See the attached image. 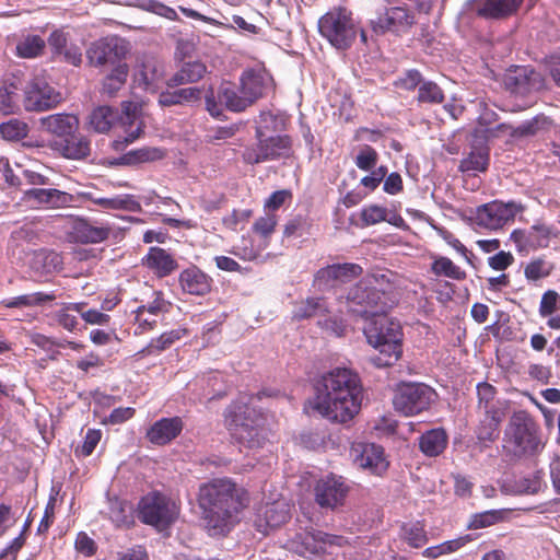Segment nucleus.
I'll use <instances>...</instances> for the list:
<instances>
[{"instance_id":"5fc2aeb1","label":"nucleus","mask_w":560,"mask_h":560,"mask_svg":"<svg viewBox=\"0 0 560 560\" xmlns=\"http://www.w3.org/2000/svg\"><path fill=\"white\" fill-rule=\"evenodd\" d=\"M445 100L443 90L433 81L424 80L418 89L417 101L424 104H441Z\"/></svg>"},{"instance_id":"0e129e2a","label":"nucleus","mask_w":560,"mask_h":560,"mask_svg":"<svg viewBox=\"0 0 560 560\" xmlns=\"http://www.w3.org/2000/svg\"><path fill=\"white\" fill-rule=\"evenodd\" d=\"M377 161H378L377 151L369 144H364L360 149L359 153L357 154V156L354 159V163H355L357 167L362 171H365V172L372 171L376 166Z\"/></svg>"},{"instance_id":"864d4df0","label":"nucleus","mask_w":560,"mask_h":560,"mask_svg":"<svg viewBox=\"0 0 560 560\" xmlns=\"http://www.w3.org/2000/svg\"><path fill=\"white\" fill-rule=\"evenodd\" d=\"M27 133V124L18 118H11L0 124V135L8 141H20L24 139Z\"/></svg>"},{"instance_id":"bf43d9fd","label":"nucleus","mask_w":560,"mask_h":560,"mask_svg":"<svg viewBox=\"0 0 560 560\" xmlns=\"http://www.w3.org/2000/svg\"><path fill=\"white\" fill-rule=\"evenodd\" d=\"M497 393V388L488 382L477 384L478 407L483 408L485 415L487 411L500 410L492 404Z\"/></svg>"},{"instance_id":"6ab92c4d","label":"nucleus","mask_w":560,"mask_h":560,"mask_svg":"<svg viewBox=\"0 0 560 560\" xmlns=\"http://www.w3.org/2000/svg\"><path fill=\"white\" fill-rule=\"evenodd\" d=\"M363 273V268L355 262L332 264L320 268L315 273L318 287H334L336 283H347Z\"/></svg>"},{"instance_id":"6e6d98bb","label":"nucleus","mask_w":560,"mask_h":560,"mask_svg":"<svg viewBox=\"0 0 560 560\" xmlns=\"http://www.w3.org/2000/svg\"><path fill=\"white\" fill-rule=\"evenodd\" d=\"M545 487L546 483L544 481V472L541 470H537L516 481L517 492L522 494H537Z\"/></svg>"},{"instance_id":"f704fd0d","label":"nucleus","mask_w":560,"mask_h":560,"mask_svg":"<svg viewBox=\"0 0 560 560\" xmlns=\"http://www.w3.org/2000/svg\"><path fill=\"white\" fill-rule=\"evenodd\" d=\"M329 313L328 303L323 296H312L295 302L293 319L304 320L313 317L325 316Z\"/></svg>"},{"instance_id":"f257e3e1","label":"nucleus","mask_w":560,"mask_h":560,"mask_svg":"<svg viewBox=\"0 0 560 560\" xmlns=\"http://www.w3.org/2000/svg\"><path fill=\"white\" fill-rule=\"evenodd\" d=\"M197 503L211 536L228 535L249 504L248 491L229 477H217L199 485Z\"/></svg>"},{"instance_id":"ddd939ff","label":"nucleus","mask_w":560,"mask_h":560,"mask_svg":"<svg viewBox=\"0 0 560 560\" xmlns=\"http://www.w3.org/2000/svg\"><path fill=\"white\" fill-rule=\"evenodd\" d=\"M522 210L523 207L515 201L503 202L501 200H493L477 207L470 219L478 226L498 230L508 222L513 221Z\"/></svg>"},{"instance_id":"f8f14e48","label":"nucleus","mask_w":560,"mask_h":560,"mask_svg":"<svg viewBox=\"0 0 560 560\" xmlns=\"http://www.w3.org/2000/svg\"><path fill=\"white\" fill-rule=\"evenodd\" d=\"M503 420V412L501 410L487 411L483 419L480 420L476 429V436L469 439L467 442L463 438H455L453 441L454 452H470V453H485L491 450L492 445L499 438L500 423Z\"/></svg>"},{"instance_id":"09e8293b","label":"nucleus","mask_w":560,"mask_h":560,"mask_svg":"<svg viewBox=\"0 0 560 560\" xmlns=\"http://www.w3.org/2000/svg\"><path fill=\"white\" fill-rule=\"evenodd\" d=\"M45 40L39 35H26L16 44V55L21 58H35L44 51Z\"/></svg>"},{"instance_id":"9b49d317","label":"nucleus","mask_w":560,"mask_h":560,"mask_svg":"<svg viewBox=\"0 0 560 560\" xmlns=\"http://www.w3.org/2000/svg\"><path fill=\"white\" fill-rule=\"evenodd\" d=\"M438 398L435 390L423 383H400L393 398L396 411L415 416L428 410Z\"/></svg>"},{"instance_id":"49530a36","label":"nucleus","mask_w":560,"mask_h":560,"mask_svg":"<svg viewBox=\"0 0 560 560\" xmlns=\"http://www.w3.org/2000/svg\"><path fill=\"white\" fill-rule=\"evenodd\" d=\"M431 272L436 277L444 276L457 281H463L467 277L464 270L456 266L448 257L444 256H440L433 260L431 264Z\"/></svg>"},{"instance_id":"9d476101","label":"nucleus","mask_w":560,"mask_h":560,"mask_svg":"<svg viewBox=\"0 0 560 560\" xmlns=\"http://www.w3.org/2000/svg\"><path fill=\"white\" fill-rule=\"evenodd\" d=\"M179 512V503L159 491L148 493L139 502V518L159 530L168 528Z\"/></svg>"},{"instance_id":"774afa93","label":"nucleus","mask_w":560,"mask_h":560,"mask_svg":"<svg viewBox=\"0 0 560 560\" xmlns=\"http://www.w3.org/2000/svg\"><path fill=\"white\" fill-rule=\"evenodd\" d=\"M387 210L377 205H370L361 210V219L364 225H374L387 220Z\"/></svg>"},{"instance_id":"a18cd8bd","label":"nucleus","mask_w":560,"mask_h":560,"mask_svg":"<svg viewBox=\"0 0 560 560\" xmlns=\"http://www.w3.org/2000/svg\"><path fill=\"white\" fill-rule=\"evenodd\" d=\"M129 72L127 63H118L103 80L102 91L108 96H114L126 83Z\"/></svg>"},{"instance_id":"a211bd4d","label":"nucleus","mask_w":560,"mask_h":560,"mask_svg":"<svg viewBox=\"0 0 560 560\" xmlns=\"http://www.w3.org/2000/svg\"><path fill=\"white\" fill-rule=\"evenodd\" d=\"M240 85L244 94V102L254 105L265 97L273 88V79L265 69H245L240 77Z\"/></svg>"},{"instance_id":"b1692460","label":"nucleus","mask_w":560,"mask_h":560,"mask_svg":"<svg viewBox=\"0 0 560 560\" xmlns=\"http://www.w3.org/2000/svg\"><path fill=\"white\" fill-rule=\"evenodd\" d=\"M540 84V75L537 71L527 67H516L504 77L506 90L514 94H528L537 90Z\"/></svg>"},{"instance_id":"69168bd1","label":"nucleus","mask_w":560,"mask_h":560,"mask_svg":"<svg viewBox=\"0 0 560 560\" xmlns=\"http://www.w3.org/2000/svg\"><path fill=\"white\" fill-rule=\"evenodd\" d=\"M560 310V294L555 290H547L540 300L539 315L548 317Z\"/></svg>"},{"instance_id":"e433bc0d","label":"nucleus","mask_w":560,"mask_h":560,"mask_svg":"<svg viewBox=\"0 0 560 560\" xmlns=\"http://www.w3.org/2000/svg\"><path fill=\"white\" fill-rule=\"evenodd\" d=\"M490 164V148L483 143L474 145L466 158L460 161L462 172H486Z\"/></svg>"},{"instance_id":"412c9836","label":"nucleus","mask_w":560,"mask_h":560,"mask_svg":"<svg viewBox=\"0 0 560 560\" xmlns=\"http://www.w3.org/2000/svg\"><path fill=\"white\" fill-rule=\"evenodd\" d=\"M205 90L200 86H178L161 91L158 105L162 108L173 106H196L201 103Z\"/></svg>"},{"instance_id":"603ef678","label":"nucleus","mask_w":560,"mask_h":560,"mask_svg":"<svg viewBox=\"0 0 560 560\" xmlns=\"http://www.w3.org/2000/svg\"><path fill=\"white\" fill-rule=\"evenodd\" d=\"M265 520L270 528H277L290 520L288 504L284 502H273L268 504L265 510Z\"/></svg>"},{"instance_id":"20e7f679","label":"nucleus","mask_w":560,"mask_h":560,"mask_svg":"<svg viewBox=\"0 0 560 560\" xmlns=\"http://www.w3.org/2000/svg\"><path fill=\"white\" fill-rule=\"evenodd\" d=\"M363 332L369 345L378 351L370 359L374 366L388 368L400 359L404 332L398 320L380 314L368 319Z\"/></svg>"},{"instance_id":"4be33fe9","label":"nucleus","mask_w":560,"mask_h":560,"mask_svg":"<svg viewBox=\"0 0 560 560\" xmlns=\"http://www.w3.org/2000/svg\"><path fill=\"white\" fill-rule=\"evenodd\" d=\"M213 280L196 265H190L182 270L178 276V284L186 294L205 296L211 292Z\"/></svg>"},{"instance_id":"5701e85b","label":"nucleus","mask_w":560,"mask_h":560,"mask_svg":"<svg viewBox=\"0 0 560 560\" xmlns=\"http://www.w3.org/2000/svg\"><path fill=\"white\" fill-rule=\"evenodd\" d=\"M109 234V226L96 225L83 218L75 219L69 232L70 238L78 244H97L106 241Z\"/></svg>"},{"instance_id":"7ed1b4c3","label":"nucleus","mask_w":560,"mask_h":560,"mask_svg":"<svg viewBox=\"0 0 560 560\" xmlns=\"http://www.w3.org/2000/svg\"><path fill=\"white\" fill-rule=\"evenodd\" d=\"M392 272H372L352 285L347 293L348 311L366 320L387 313L396 304Z\"/></svg>"},{"instance_id":"de8ad7c7","label":"nucleus","mask_w":560,"mask_h":560,"mask_svg":"<svg viewBox=\"0 0 560 560\" xmlns=\"http://www.w3.org/2000/svg\"><path fill=\"white\" fill-rule=\"evenodd\" d=\"M127 120L129 121L128 128L125 130V136H119L112 142V149L121 152L124 151L130 143L136 141L141 137L144 132V125L141 120L135 122V119L127 115Z\"/></svg>"},{"instance_id":"13d9d810","label":"nucleus","mask_w":560,"mask_h":560,"mask_svg":"<svg viewBox=\"0 0 560 560\" xmlns=\"http://www.w3.org/2000/svg\"><path fill=\"white\" fill-rule=\"evenodd\" d=\"M503 518V513L498 510H489L481 513H476L471 516L468 528L469 529H479L492 526Z\"/></svg>"},{"instance_id":"c03bdc74","label":"nucleus","mask_w":560,"mask_h":560,"mask_svg":"<svg viewBox=\"0 0 560 560\" xmlns=\"http://www.w3.org/2000/svg\"><path fill=\"white\" fill-rule=\"evenodd\" d=\"M118 118V110L110 106H98L90 115V126L97 132L108 131Z\"/></svg>"},{"instance_id":"6e6552de","label":"nucleus","mask_w":560,"mask_h":560,"mask_svg":"<svg viewBox=\"0 0 560 560\" xmlns=\"http://www.w3.org/2000/svg\"><path fill=\"white\" fill-rule=\"evenodd\" d=\"M284 546L301 557H318L319 560L331 553V549L348 547L349 538L312 528L295 533Z\"/></svg>"},{"instance_id":"423d86ee","label":"nucleus","mask_w":560,"mask_h":560,"mask_svg":"<svg viewBox=\"0 0 560 560\" xmlns=\"http://www.w3.org/2000/svg\"><path fill=\"white\" fill-rule=\"evenodd\" d=\"M504 447L513 455H538L545 447L539 424L527 410L514 411L504 431Z\"/></svg>"},{"instance_id":"f03ea898","label":"nucleus","mask_w":560,"mask_h":560,"mask_svg":"<svg viewBox=\"0 0 560 560\" xmlns=\"http://www.w3.org/2000/svg\"><path fill=\"white\" fill-rule=\"evenodd\" d=\"M312 407L324 418L346 423L361 409L363 388L360 376L350 369L336 368L314 381Z\"/></svg>"},{"instance_id":"052dcab7","label":"nucleus","mask_w":560,"mask_h":560,"mask_svg":"<svg viewBox=\"0 0 560 560\" xmlns=\"http://www.w3.org/2000/svg\"><path fill=\"white\" fill-rule=\"evenodd\" d=\"M552 235L551 226L544 223H535L529 228V237H532V248H546L549 246Z\"/></svg>"},{"instance_id":"e2e57ef3","label":"nucleus","mask_w":560,"mask_h":560,"mask_svg":"<svg viewBox=\"0 0 560 560\" xmlns=\"http://www.w3.org/2000/svg\"><path fill=\"white\" fill-rule=\"evenodd\" d=\"M278 223V217L275 213L267 212L262 217H259L253 224L252 230L254 233L259 235L260 237L268 240Z\"/></svg>"},{"instance_id":"79ce46f5","label":"nucleus","mask_w":560,"mask_h":560,"mask_svg":"<svg viewBox=\"0 0 560 560\" xmlns=\"http://www.w3.org/2000/svg\"><path fill=\"white\" fill-rule=\"evenodd\" d=\"M55 299L54 293L35 292L3 300L2 304L8 308L32 307L43 305Z\"/></svg>"},{"instance_id":"393cba45","label":"nucleus","mask_w":560,"mask_h":560,"mask_svg":"<svg viewBox=\"0 0 560 560\" xmlns=\"http://www.w3.org/2000/svg\"><path fill=\"white\" fill-rule=\"evenodd\" d=\"M524 0H483L476 1L474 11L483 19L500 20L517 12ZM537 0H529L533 5Z\"/></svg>"},{"instance_id":"39448f33","label":"nucleus","mask_w":560,"mask_h":560,"mask_svg":"<svg viewBox=\"0 0 560 560\" xmlns=\"http://www.w3.org/2000/svg\"><path fill=\"white\" fill-rule=\"evenodd\" d=\"M265 417L248 402H232L225 410V425L236 443L256 450L266 441Z\"/></svg>"},{"instance_id":"a878e982","label":"nucleus","mask_w":560,"mask_h":560,"mask_svg":"<svg viewBox=\"0 0 560 560\" xmlns=\"http://www.w3.org/2000/svg\"><path fill=\"white\" fill-rule=\"evenodd\" d=\"M50 148L69 160H83L91 154L90 140L78 131L62 140H52Z\"/></svg>"},{"instance_id":"680f3d73","label":"nucleus","mask_w":560,"mask_h":560,"mask_svg":"<svg viewBox=\"0 0 560 560\" xmlns=\"http://www.w3.org/2000/svg\"><path fill=\"white\" fill-rule=\"evenodd\" d=\"M319 560H368V557L365 551L355 548L349 540L348 547L331 549V553Z\"/></svg>"},{"instance_id":"473e14b6","label":"nucleus","mask_w":560,"mask_h":560,"mask_svg":"<svg viewBox=\"0 0 560 560\" xmlns=\"http://www.w3.org/2000/svg\"><path fill=\"white\" fill-rule=\"evenodd\" d=\"M63 260L55 250L40 249L35 252L30 261V267L37 276L51 275L62 269Z\"/></svg>"},{"instance_id":"4d7b16f0","label":"nucleus","mask_w":560,"mask_h":560,"mask_svg":"<svg viewBox=\"0 0 560 560\" xmlns=\"http://www.w3.org/2000/svg\"><path fill=\"white\" fill-rule=\"evenodd\" d=\"M354 465L370 475L383 476L389 466L387 457H355Z\"/></svg>"},{"instance_id":"ea45409f","label":"nucleus","mask_w":560,"mask_h":560,"mask_svg":"<svg viewBox=\"0 0 560 560\" xmlns=\"http://www.w3.org/2000/svg\"><path fill=\"white\" fill-rule=\"evenodd\" d=\"M93 202L106 210H124L129 212H140L141 203L135 195H117L113 198H96Z\"/></svg>"},{"instance_id":"bb28decb","label":"nucleus","mask_w":560,"mask_h":560,"mask_svg":"<svg viewBox=\"0 0 560 560\" xmlns=\"http://www.w3.org/2000/svg\"><path fill=\"white\" fill-rule=\"evenodd\" d=\"M39 127L43 131L51 135L52 140H62L79 130V119L72 114L58 113L42 117Z\"/></svg>"},{"instance_id":"4c0bfd02","label":"nucleus","mask_w":560,"mask_h":560,"mask_svg":"<svg viewBox=\"0 0 560 560\" xmlns=\"http://www.w3.org/2000/svg\"><path fill=\"white\" fill-rule=\"evenodd\" d=\"M399 537L411 548H422L429 541L424 521H410L402 523Z\"/></svg>"},{"instance_id":"0eeeda50","label":"nucleus","mask_w":560,"mask_h":560,"mask_svg":"<svg viewBox=\"0 0 560 560\" xmlns=\"http://www.w3.org/2000/svg\"><path fill=\"white\" fill-rule=\"evenodd\" d=\"M318 32L338 50L349 49L355 42L359 26L347 8H332L318 20Z\"/></svg>"},{"instance_id":"72a5a7b5","label":"nucleus","mask_w":560,"mask_h":560,"mask_svg":"<svg viewBox=\"0 0 560 560\" xmlns=\"http://www.w3.org/2000/svg\"><path fill=\"white\" fill-rule=\"evenodd\" d=\"M418 441L423 455H442L448 445V434L444 428H434L423 432Z\"/></svg>"},{"instance_id":"1a4fd4ad","label":"nucleus","mask_w":560,"mask_h":560,"mask_svg":"<svg viewBox=\"0 0 560 560\" xmlns=\"http://www.w3.org/2000/svg\"><path fill=\"white\" fill-rule=\"evenodd\" d=\"M294 154L293 140L289 135H273L255 138V143L245 147L242 160L248 165L269 161L288 160Z\"/></svg>"},{"instance_id":"cd10ccee","label":"nucleus","mask_w":560,"mask_h":560,"mask_svg":"<svg viewBox=\"0 0 560 560\" xmlns=\"http://www.w3.org/2000/svg\"><path fill=\"white\" fill-rule=\"evenodd\" d=\"M24 199L37 207L62 208L73 201V196L55 188H32L24 191Z\"/></svg>"},{"instance_id":"37998d69","label":"nucleus","mask_w":560,"mask_h":560,"mask_svg":"<svg viewBox=\"0 0 560 560\" xmlns=\"http://www.w3.org/2000/svg\"><path fill=\"white\" fill-rule=\"evenodd\" d=\"M471 540V538L466 536H460L455 539L443 541L439 545L431 546L425 548L422 551V556L424 558L434 560L443 556H447L451 553H454L458 551L460 548H463L466 544H468Z\"/></svg>"},{"instance_id":"a19ab883","label":"nucleus","mask_w":560,"mask_h":560,"mask_svg":"<svg viewBox=\"0 0 560 560\" xmlns=\"http://www.w3.org/2000/svg\"><path fill=\"white\" fill-rule=\"evenodd\" d=\"M187 334V329L177 328L163 332L160 337L153 338L140 353L143 355L159 354L170 349L176 341L180 340Z\"/></svg>"},{"instance_id":"c85d7f7f","label":"nucleus","mask_w":560,"mask_h":560,"mask_svg":"<svg viewBox=\"0 0 560 560\" xmlns=\"http://www.w3.org/2000/svg\"><path fill=\"white\" fill-rule=\"evenodd\" d=\"M207 72V66L202 61H184L176 72L165 79V85L170 89H174L187 84H194L202 80Z\"/></svg>"},{"instance_id":"338daca9","label":"nucleus","mask_w":560,"mask_h":560,"mask_svg":"<svg viewBox=\"0 0 560 560\" xmlns=\"http://www.w3.org/2000/svg\"><path fill=\"white\" fill-rule=\"evenodd\" d=\"M16 101V86L13 83L0 89V110L4 114L14 113L18 108Z\"/></svg>"},{"instance_id":"2f4dec72","label":"nucleus","mask_w":560,"mask_h":560,"mask_svg":"<svg viewBox=\"0 0 560 560\" xmlns=\"http://www.w3.org/2000/svg\"><path fill=\"white\" fill-rule=\"evenodd\" d=\"M165 156V151L155 147H143L131 150L119 158L114 159L112 165H128L137 166L142 163H151L162 160Z\"/></svg>"},{"instance_id":"4468645a","label":"nucleus","mask_w":560,"mask_h":560,"mask_svg":"<svg viewBox=\"0 0 560 560\" xmlns=\"http://www.w3.org/2000/svg\"><path fill=\"white\" fill-rule=\"evenodd\" d=\"M129 51V43L117 36L102 37L91 44L86 50L90 65L100 67L122 63L121 60Z\"/></svg>"},{"instance_id":"8fccbe9b","label":"nucleus","mask_w":560,"mask_h":560,"mask_svg":"<svg viewBox=\"0 0 560 560\" xmlns=\"http://www.w3.org/2000/svg\"><path fill=\"white\" fill-rule=\"evenodd\" d=\"M83 310L82 303H65L60 310L55 313L56 322L69 331H73L77 329L79 322L75 315L72 313H78Z\"/></svg>"},{"instance_id":"c756f323","label":"nucleus","mask_w":560,"mask_h":560,"mask_svg":"<svg viewBox=\"0 0 560 560\" xmlns=\"http://www.w3.org/2000/svg\"><path fill=\"white\" fill-rule=\"evenodd\" d=\"M184 422L179 417L162 418L155 421L147 432L148 440L156 445H165L183 431Z\"/></svg>"},{"instance_id":"dca6fc26","label":"nucleus","mask_w":560,"mask_h":560,"mask_svg":"<svg viewBox=\"0 0 560 560\" xmlns=\"http://www.w3.org/2000/svg\"><path fill=\"white\" fill-rule=\"evenodd\" d=\"M416 23V16L406 5L385 8L375 20H371V28L375 35L392 33L401 35L409 32Z\"/></svg>"},{"instance_id":"58836bf2","label":"nucleus","mask_w":560,"mask_h":560,"mask_svg":"<svg viewBox=\"0 0 560 560\" xmlns=\"http://www.w3.org/2000/svg\"><path fill=\"white\" fill-rule=\"evenodd\" d=\"M255 124V138L280 135V132L285 130V120L280 115L273 114L270 110L260 112Z\"/></svg>"},{"instance_id":"c9c22d12","label":"nucleus","mask_w":560,"mask_h":560,"mask_svg":"<svg viewBox=\"0 0 560 560\" xmlns=\"http://www.w3.org/2000/svg\"><path fill=\"white\" fill-rule=\"evenodd\" d=\"M218 97L224 104V107L233 113H242L246 110L252 104H244V91L241 85L235 86L231 82H223L218 89Z\"/></svg>"},{"instance_id":"f3484780","label":"nucleus","mask_w":560,"mask_h":560,"mask_svg":"<svg viewBox=\"0 0 560 560\" xmlns=\"http://www.w3.org/2000/svg\"><path fill=\"white\" fill-rule=\"evenodd\" d=\"M349 492L343 477L334 474L319 479L315 486V500L323 508L342 505Z\"/></svg>"},{"instance_id":"aec40b11","label":"nucleus","mask_w":560,"mask_h":560,"mask_svg":"<svg viewBox=\"0 0 560 560\" xmlns=\"http://www.w3.org/2000/svg\"><path fill=\"white\" fill-rule=\"evenodd\" d=\"M141 264L158 279L166 278L179 268L175 255L159 246H151L142 257Z\"/></svg>"},{"instance_id":"7c9ffc66","label":"nucleus","mask_w":560,"mask_h":560,"mask_svg":"<svg viewBox=\"0 0 560 560\" xmlns=\"http://www.w3.org/2000/svg\"><path fill=\"white\" fill-rule=\"evenodd\" d=\"M164 65L154 58L145 59L137 73V81L148 92L154 93L161 82H165Z\"/></svg>"},{"instance_id":"3c124183","label":"nucleus","mask_w":560,"mask_h":560,"mask_svg":"<svg viewBox=\"0 0 560 560\" xmlns=\"http://www.w3.org/2000/svg\"><path fill=\"white\" fill-rule=\"evenodd\" d=\"M553 265L544 257L532 259L524 268V276L528 282H537L551 275Z\"/></svg>"},{"instance_id":"2eb2a0df","label":"nucleus","mask_w":560,"mask_h":560,"mask_svg":"<svg viewBox=\"0 0 560 560\" xmlns=\"http://www.w3.org/2000/svg\"><path fill=\"white\" fill-rule=\"evenodd\" d=\"M61 101V93L44 79L35 78L24 88L22 103L26 112L50 110Z\"/></svg>"}]
</instances>
